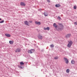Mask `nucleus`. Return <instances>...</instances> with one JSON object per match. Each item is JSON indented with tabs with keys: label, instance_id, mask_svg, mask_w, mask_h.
I'll return each instance as SVG.
<instances>
[{
	"label": "nucleus",
	"instance_id": "obj_1",
	"mask_svg": "<svg viewBox=\"0 0 77 77\" xmlns=\"http://www.w3.org/2000/svg\"><path fill=\"white\" fill-rule=\"evenodd\" d=\"M59 27L58 29H57V25H56V23H54L53 26L57 30H58V31L62 30L63 29V24L61 23L59 24Z\"/></svg>",
	"mask_w": 77,
	"mask_h": 77
},
{
	"label": "nucleus",
	"instance_id": "obj_2",
	"mask_svg": "<svg viewBox=\"0 0 77 77\" xmlns=\"http://www.w3.org/2000/svg\"><path fill=\"white\" fill-rule=\"evenodd\" d=\"M69 43L67 45V47H71V45H72V42L71 41H69Z\"/></svg>",
	"mask_w": 77,
	"mask_h": 77
},
{
	"label": "nucleus",
	"instance_id": "obj_3",
	"mask_svg": "<svg viewBox=\"0 0 77 77\" xmlns=\"http://www.w3.org/2000/svg\"><path fill=\"white\" fill-rule=\"evenodd\" d=\"M64 59L66 61V64H68V63H69V61H68V59L65 57H64Z\"/></svg>",
	"mask_w": 77,
	"mask_h": 77
},
{
	"label": "nucleus",
	"instance_id": "obj_4",
	"mask_svg": "<svg viewBox=\"0 0 77 77\" xmlns=\"http://www.w3.org/2000/svg\"><path fill=\"white\" fill-rule=\"evenodd\" d=\"M21 51V49L19 48H17L15 51L16 53H18Z\"/></svg>",
	"mask_w": 77,
	"mask_h": 77
},
{
	"label": "nucleus",
	"instance_id": "obj_5",
	"mask_svg": "<svg viewBox=\"0 0 77 77\" xmlns=\"http://www.w3.org/2000/svg\"><path fill=\"white\" fill-rule=\"evenodd\" d=\"M71 35L70 34H67L66 36V37L67 38H69L70 37H71Z\"/></svg>",
	"mask_w": 77,
	"mask_h": 77
},
{
	"label": "nucleus",
	"instance_id": "obj_6",
	"mask_svg": "<svg viewBox=\"0 0 77 77\" xmlns=\"http://www.w3.org/2000/svg\"><path fill=\"white\" fill-rule=\"evenodd\" d=\"M33 51H34V50L33 49H31L30 50H29L28 51V53H33Z\"/></svg>",
	"mask_w": 77,
	"mask_h": 77
},
{
	"label": "nucleus",
	"instance_id": "obj_7",
	"mask_svg": "<svg viewBox=\"0 0 77 77\" xmlns=\"http://www.w3.org/2000/svg\"><path fill=\"white\" fill-rule=\"evenodd\" d=\"M38 38H39V39H42L43 38L42 36V35H38Z\"/></svg>",
	"mask_w": 77,
	"mask_h": 77
},
{
	"label": "nucleus",
	"instance_id": "obj_8",
	"mask_svg": "<svg viewBox=\"0 0 77 77\" xmlns=\"http://www.w3.org/2000/svg\"><path fill=\"white\" fill-rule=\"evenodd\" d=\"M35 23L36 24H38V25H41V22H37V21H35Z\"/></svg>",
	"mask_w": 77,
	"mask_h": 77
},
{
	"label": "nucleus",
	"instance_id": "obj_9",
	"mask_svg": "<svg viewBox=\"0 0 77 77\" xmlns=\"http://www.w3.org/2000/svg\"><path fill=\"white\" fill-rule=\"evenodd\" d=\"M24 23L27 26H29V22H27V21H25L24 22Z\"/></svg>",
	"mask_w": 77,
	"mask_h": 77
},
{
	"label": "nucleus",
	"instance_id": "obj_10",
	"mask_svg": "<svg viewBox=\"0 0 77 77\" xmlns=\"http://www.w3.org/2000/svg\"><path fill=\"white\" fill-rule=\"evenodd\" d=\"M20 5H21V6H26V4H25L23 2H21L20 3Z\"/></svg>",
	"mask_w": 77,
	"mask_h": 77
},
{
	"label": "nucleus",
	"instance_id": "obj_11",
	"mask_svg": "<svg viewBox=\"0 0 77 77\" xmlns=\"http://www.w3.org/2000/svg\"><path fill=\"white\" fill-rule=\"evenodd\" d=\"M9 43L10 44H14V41H9Z\"/></svg>",
	"mask_w": 77,
	"mask_h": 77
},
{
	"label": "nucleus",
	"instance_id": "obj_12",
	"mask_svg": "<svg viewBox=\"0 0 77 77\" xmlns=\"http://www.w3.org/2000/svg\"><path fill=\"white\" fill-rule=\"evenodd\" d=\"M44 15L45 17L48 16V14H47V12L46 11L44 13Z\"/></svg>",
	"mask_w": 77,
	"mask_h": 77
},
{
	"label": "nucleus",
	"instance_id": "obj_13",
	"mask_svg": "<svg viewBox=\"0 0 77 77\" xmlns=\"http://www.w3.org/2000/svg\"><path fill=\"white\" fill-rule=\"evenodd\" d=\"M5 36H7V37H11V35L8 34H5Z\"/></svg>",
	"mask_w": 77,
	"mask_h": 77
},
{
	"label": "nucleus",
	"instance_id": "obj_14",
	"mask_svg": "<svg viewBox=\"0 0 77 77\" xmlns=\"http://www.w3.org/2000/svg\"><path fill=\"white\" fill-rule=\"evenodd\" d=\"M60 5L59 4H56V5H55V7L59 8V7H60Z\"/></svg>",
	"mask_w": 77,
	"mask_h": 77
},
{
	"label": "nucleus",
	"instance_id": "obj_15",
	"mask_svg": "<svg viewBox=\"0 0 77 77\" xmlns=\"http://www.w3.org/2000/svg\"><path fill=\"white\" fill-rule=\"evenodd\" d=\"M20 64L21 65H24V63L23 62H20Z\"/></svg>",
	"mask_w": 77,
	"mask_h": 77
},
{
	"label": "nucleus",
	"instance_id": "obj_16",
	"mask_svg": "<svg viewBox=\"0 0 77 77\" xmlns=\"http://www.w3.org/2000/svg\"><path fill=\"white\" fill-rule=\"evenodd\" d=\"M69 69H67L66 70V72H67V73H69Z\"/></svg>",
	"mask_w": 77,
	"mask_h": 77
},
{
	"label": "nucleus",
	"instance_id": "obj_17",
	"mask_svg": "<svg viewBox=\"0 0 77 77\" xmlns=\"http://www.w3.org/2000/svg\"><path fill=\"white\" fill-rule=\"evenodd\" d=\"M71 63L72 64H74V60H72L71 61Z\"/></svg>",
	"mask_w": 77,
	"mask_h": 77
},
{
	"label": "nucleus",
	"instance_id": "obj_18",
	"mask_svg": "<svg viewBox=\"0 0 77 77\" xmlns=\"http://www.w3.org/2000/svg\"><path fill=\"white\" fill-rule=\"evenodd\" d=\"M77 8V6H76V5H75L74 6V9H76Z\"/></svg>",
	"mask_w": 77,
	"mask_h": 77
},
{
	"label": "nucleus",
	"instance_id": "obj_19",
	"mask_svg": "<svg viewBox=\"0 0 77 77\" xmlns=\"http://www.w3.org/2000/svg\"><path fill=\"white\" fill-rule=\"evenodd\" d=\"M46 30H50V28L49 27H47L46 28Z\"/></svg>",
	"mask_w": 77,
	"mask_h": 77
},
{
	"label": "nucleus",
	"instance_id": "obj_20",
	"mask_svg": "<svg viewBox=\"0 0 77 77\" xmlns=\"http://www.w3.org/2000/svg\"><path fill=\"white\" fill-rule=\"evenodd\" d=\"M51 47L53 48L54 47V45H50Z\"/></svg>",
	"mask_w": 77,
	"mask_h": 77
},
{
	"label": "nucleus",
	"instance_id": "obj_21",
	"mask_svg": "<svg viewBox=\"0 0 77 77\" xmlns=\"http://www.w3.org/2000/svg\"><path fill=\"white\" fill-rule=\"evenodd\" d=\"M4 23V20H2L0 22V23Z\"/></svg>",
	"mask_w": 77,
	"mask_h": 77
},
{
	"label": "nucleus",
	"instance_id": "obj_22",
	"mask_svg": "<svg viewBox=\"0 0 77 77\" xmlns=\"http://www.w3.org/2000/svg\"><path fill=\"white\" fill-rule=\"evenodd\" d=\"M58 20H61V18H60V17H58Z\"/></svg>",
	"mask_w": 77,
	"mask_h": 77
},
{
	"label": "nucleus",
	"instance_id": "obj_23",
	"mask_svg": "<svg viewBox=\"0 0 77 77\" xmlns=\"http://www.w3.org/2000/svg\"><path fill=\"white\" fill-rule=\"evenodd\" d=\"M54 59H58V58L57 57H55L54 58Z\"/></svg>",
	"mask_w": 77,
	"mask_h": 77
},
{
	"label": "nucleus",
	"instance_id": "obj_24",
	"mask_svg": "<svg viewBox=\"0 0 77 77\" xmlns=\"http://www.w3.org/2000/svg\"><path fill=\"white\" fill-rule=\"evenodd\" d=\"M44 30H47V28H46L45 27H44Z\"/></svg>",
	"mask_w": 77,
	"mask_h": 77
},
{
	"label": "nucleus",
	"instance_id": "obj_25",
	"mask_svg": "<svg viewBox=\"0 0 77 77\" xmlns=\"http://www.w3.org/2000/svg\"><path fill=\"white\" fill-rule=\"evenodd\" d=\"M75 24L77 25V22H75Z\"/></svg>",
	"mask_w": 77,
	"mask_h": 77
},
{
	"label": "nucleus",
	"instance_id": "obj_26",
	"mask_svg": "<svg viewBox=\"0 0 77 77\" xmlns=\"http://www.w3.org/2000/svg\"><path fill=\"white\" fill-rule=\"evenodd\" d=\"M47 1L48 2H50V0H47Z\"/></svg>",
	"mask_w": 77,
	"mask_h": 77
},
{
	"label": "nucleus",
	"instance_id": "obj_27",
	"mask_svg": "<svg viewBox=\"0 0 77 77\" xmlns=\"http://www.w3.org/2000/svg\"><path fill=\"white\" fill-rule=\"evenodd\" d=\"M20 68H21V69H22V67L20 66Z\"/></svg>",
	"mask_w": 77,
	"mask_h": 77
},
{
	"label": "nucleus",
	"instance_id": "obj_28",
	"mask_svg": "<svg viewBox=\"0 0 77 77\" xmlns=\"http://www.w3.org/2000/svg\"><path fill=\"white\" fill-rule=\"evenodd\" d=\"M0 20H2V19L0 18Z\"/></svg>",
	"mask_w": 77,
	"mask_h": 77
},
{
	"label": "nucleus",
	"instance_id": "obj_29",
	"mask_svg": "<svg viewBox=\"0 0 77 77\" xmlns=\"http://www.w3.org/2000/svg\"><path fill=\"white\" fill-rule=\"evenodd\" d=\"M31 23H32V21L31 22Z\"/></svg>",
	"mask_w": 77,
	"mask_h": 77
}]
</instances>
